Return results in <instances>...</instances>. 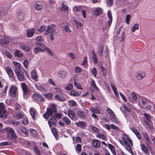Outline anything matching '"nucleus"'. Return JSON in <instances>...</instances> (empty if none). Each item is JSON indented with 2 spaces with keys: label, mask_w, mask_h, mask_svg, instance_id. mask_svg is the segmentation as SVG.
Segmentation results:
<instances>
[{
  "label": "nucleus",
  "mask_w": 155,
  "mask_h": 155,
  "mask_svg": "<svg viewBox=\"0 0 155 155\" xmlns=\"http://www.w3.org/2000/svg\"><path fill=\"white\" fill-rule=\"evenodd\" d=\"M18 93L17 88L15 86L11 85L8 90V95L12 97H17L18 96Z\"/></svg>",
  "instance_id": "1"
},
{
  "label": "nucleus",
  "mask_w": 155,
  "mask_h": 155,
  "mask_svg": "<svg viewBox=\"0 0 155 155\" xmlns=\"http://www.w3.org/2000/svg\"><path fill=\"white\" fill-rule=\"evenodd\" d=\"M21 87L23 92L24 98L27 99L32 94V91L27 87L26 85L24 83L21 84Z\"/></svg>",
  "instance_id": "2"
},
{
  "label": "nucleus",
  "mask_w": 155,
  "mask_h": 155,
  "mask_svg": "<svg viewBox=\"0 0 155 155\" xmlns=\"http://www.w3.org/2000/svg\"><path fill=\"white\" fill-rule=\"evenodd\" d=\"M55 26L53 25L48 26L47 30L45 33V35H48L49 34L50 35V40L53 41L54 40V35L55 34Z\"/></svg>",
  "instance_id": "3"
},
{
  "label": "nucleus",
  "mask_w": 155,
  "mask_h": 155,
  "mask_svg": "<svg viewBox=\"0 0 155 155\" xmlns=\"http://www.w3.org/2000/svg\"><path fill=\"white\" fill-rule=\"evenodd\" d=\"M56 112V109L55 107H51L48 109L45 113L43 114V117L47 119L49 117L52 116Z\"/></svg>",
  "instance_id": "4"
},
{
  "label": "nucleus",
  "mask_w": 155,
  "mask_h": 155,
  "mask_svg": "<svg viewBox=\"0 0 155 155\" xmlns=\"http://www.w3.org/2000/svg\"><path fill=\"white\" fill-rule=\"evenodd\" d=\"M5 130L8 137L10 138H16L17 137V136L15 135V132L13 128L8 127L6 128Z\"/></svg>",
  "instance_id": "5"
},
{
  "label": "nucleus",
  "mask_w": 155,
  "mask_h": 155,
  "mask_svg": "<svg viewBox=\"0 0 155 155\" xmlns=\"http://www.w3.org/2000/svg\"><path fill=\"white\" fill-rule=\"evenodd\" d=\"M119 142L122 145L125 147L126 149L128 150L132 155H134V154L132 151V148L130 146L128 142H126L125 141H124L123 140H122L120 139L119 140Z\"/></svg>",
  "instance_id": "6"
},
{
  "label": "nucleus",
  "mask_w": 155,
  "mask_h": 155,
  "mask_svg": "<svg viewBox=\"0 0 155 155\" xmlns=\"http://www.w3.org/2000/svg\"><path fill=\"white\" fill-rule=\"evenodd\" d=\"M84 7L83 6H81L78 7L75 6L73 7V10L74 12L81 11L84 18H86V12L84 9Z\"/></svg>",
  "instance_id": "7"
},
{
  "label": "nucleus",
  "mask_w": 155,
  "mask_h": 155,
  "mask_svg": "<svg viewBox=\"0 0 155 155\" xmlns=\"http://www.w3.org/2000/svg\"><path fill=\"white\" fill-rule=\"evenodd\" d=\"M122 139L124 141H125L128 143L130 146L131 147L133 146V143L132 140L130 138L128 137L127 134L124 133L123 135Z\"/></svg>",
  "instance_id": "8"
},
{
  "label": "nucleus",
  "mask_w": 155,
  "mask_h": 155,
  "mask_svg": "<svg viewBox=\"0 0 155 155\" xmlns=\"http://www.w3.org/2000/svg\"><path fill=\"white\" fill-rule=\"evenodd\" d=\"M13 63L15 67L14 71L15 73L22 71V67L20 63L15 61L13 62Z\"/></svg>",
  "instance_id": "9"
},
{
  "label": "nucleus",
  "mask_w": 155,
  "mask_h": 155,
  "mask_svg": "<svg viewBox=\"0 0 155 155\" xmlns=\"http://www.w3.org/2000/svg\"><path fill=\"white\" fill-rule=\"evenodd\" d=\"M32 97L35 101H43L44 98L41 94H35L32 96Z\"/></svg>",
  "instance_id": "10"
},
{
  "label": "nucleus",
  "mask_w": 155,
  "mask_h": 155,
  "mask_svg": "<svg viewBox=\"0 0 155 155\" xmlns=\"http://www.w3.org/2000/svg\"><path fill=\"white\" fill-rule=\"evenodd\" d=\"M57 122L56 119L54 116H52L48 120V123L49 127H51L52 125H54Z\"/></svg>",
  "instance_id": "11"
},
{
  "label": "nucleus",
  "mask_w": 155,
  "mask_h": 155,
  "mask_svg": "<svg viewBox=\"0 0 155 155\" xmlns=\"http://www.w3.org/2000/svg\"><path fill=\"white\" fill-rule=\"evenodd\" d=\"M107 15L109 18V20L107 23L108 25H107V28H109L110 27L112 21V17L110 10H108V11Z\"/></svg>",
  "instance_id": "12"
},
{
  "label": "nucleus",
  "mask_w": 155,
  "mask_h": 155,
  "mask_svg": "<svg viewBox=\"0 0 155 155\" xmlns=\"http://www.w3.org/2000/svg\"><path fill=\"white\" fill-rule=\"evenodd\" d=\"M18 79L20 81H22L25 80V78L22 71L15 73Z\"/></svg>",
  "instance_id": "13"
},
{
  "label": "nucleus",
  "mask_w": 155,
  "mask_h": 155,
  "mask_svg": "<svg viewBox=\"0 0 155 155\" xmlns=\"http://www.w3.org/2000/svg\"><path fill=\"white\" fill-rule=\"evenodd\" d=\"M92 143L94 147L95 148H99L101 146L100 141L97 139H93L92 141Z\"/></svg>",
  "instance_id": "14"
},
{
  "label": "nucleus",
  "mask_w": 155,
  "mask_h": 155,
  "mask_svg": "<svg viewBox=\"0 0 155 155\" xmlns=\"http://www.w3.org/2000/svg\"><path fill=\"white\" fill-rule=\"evenodd\" d=\"M136 78L138 80L143 79L146 76V74L144 72H137L135 75Z\"/></svg>",
  "instance_id": "15"
},
{
  "label": "nucleus",
  "mask_w": 155,
  "mask_h": 155,
  "mask_svg": "<svg viewBox=\"0 0 155 155\" xmlns=\"http://www.w3.org/2000/svg\"><path fill=\"white\" fill-rule=\"evenodd\" d=\"M31 78L34 80L36 82L38 81V75L37 74L35 70H34L31 72Z\"/></svg>",
  "instance_id": "16"
},
{
  "label": "nucleus",
  "mask_w": 155,
  "mask_h": 155,
  "mask_svg": "<svg viewBox=\"0 0 155 155\" xmlns=\"http://www.w3.org/2000/svg\"><path fill=\"white\" fill-rule=\"evenodd\" d=\"M68 116L73 121H76L77 119L75 117V114L73 111L69 110L68 111Z\"/></svg>",
  "instance_id": "17"
},
{
  "label": "nucleus",
  "mask_w": 155,
  "mask_h": 155,
  "mask_svg": "<svg viewBox=\"0 0 155 155\" xmlns=\"http://www.w3.org/2000/svg\"><path fill=\"white\" fill-rule=\"evenodd\" d=\"M5 70L10 78H13L14 73L12 69L9 67L6 68Z\"/></svg>",
  "instance_id": "18"
},
{
  "label": "nucleus",
  "mask_w": 155,
  "mask_h": 155,
  "mask_svg": "<svg viewBox=\"0 0 155 155\" xmlns=\"http://www.w3.org/2000/svg\"><path fill=\"white\" fill-rule=\"evenodd\" d=\"M103 10L102 9L100 8H96L95 9L94 15L96 16H99L102 14Z\"/></svg>",
  "instance_id": "19"
},
{
  "label": "nucleus",
  "mask_w": 155,
  "mask_h": 155,
  "mask_svg": "<svg viewBox=\"0 0 155 155\" xmlns=\"http://www.w3.org/2000/svg\"><path fill=\"white\" fill-rule=\"evenodd\" d=\"M61 27L64 29L65 31L67 32H71V31L70 30L68 25L67 23L63 22L61 24Z\"/></svg>",
  "instance_id": "20"
},
{
  "label": "nucleus",
  "mask_w": 155,
  "mask_h": 155,
  "mask_svg": "<svg viewBox=\"0 0 155 155\" xmlns=\"http://www.w3.org/2000/svg\"><path fill=\"white\" fill-rule=\"evenodd\" d=\"M109 118L110 119V120H112L113 122L115 123L116 124H118L119 123V120L116 117V116L114 113L112 114H110Z\"/></svg>",
  "instance_id": "21"
},
{
  "label": "nucleus",
  "mask_w": 155,
  "mask_h": 155,
  "mask_svg": "<svg viewBox=\"0 0 155 155\" xmlns=\"http://www.w3.org/2000/svg\"><path fill=\"white\" fill-rule=\"evenodd\" d=\"M29 112L32 119L34 120H35L36 118L35 117V115L37 113L36 110L34 109L31 108L30 109Z\"/></svg>",
  "instance_id": "22"
},
{
  "label": "nucleus",
  "mask_w": 155,
  "mask_h": 155,
  "mask_svg": "<svg viewBox=\"0 0 155 155\" xmlns=\"http://www.w3.org/2000/svg\"><path fill=\"white\" fill-rule=\"evenodd\" d=\"M35 32L34 28L28 30L26 34V37L28 38H30L33 36Z\"/></svg>",
  "instance_id": "23"
},
{
  "label": "nucleus",
  "mask_w": 155,
  "mask_h": 155,
  "mask_svg": "<svg viewBox=\"0 0 155 155\" xmlns=\"http://www.w3.org/2000/svg\"><path fill=\"white\" fill-rule=\"evenodd\" d=\"M75 124L78 127H80L82 128H84L86 127V123L81 121L75 122Z\"/></svg>",
  "instance_id": "24"
},
{
  "label": "nucleus",
  "mask_w": 155,
  "mask_h": 155,
  "mask_svg": "<svg viewBox=\"0 0 155 155\" xmlns=\"http://www.w3.org/2000/svg\"><path fill=\"white\" fill-rule=\"evenodd\" d=\"M35 87L37 89L41 91L45 92L46 91V89L45 87L42 85H40L39 84H37L35 85Z\"/></svg>",
  "instance_id": "25"
},
{
  "label": "nucleus",
  "mask_w": 155,
  "mask_h": 155,
  "mask_svg": "<svg viewBox=\"0 0 155 155\" xmlns=\"http://www.w3.org/2000/svg\"><path fill=\"white\" fill-rule=\"evenodd\" d=\"M16 16L18 20H21L24 19V14L22 12L18 11L17 12Z\"/></svg>",
  "instance_id": "26"
},
{
  "label": "nucleus",
  "mask_w": 155,
  "mask_h": 155,
  "mask_svg": "<svg viewBox=\"0 0 155 155\" xmlns=\"http://www.w3.org/2000/svg\"><path fill=\"white\" fill-rule=\"evenodd\" d=\"M142 135L143 136V137L145 138L146 140L147 143H150L151 141L148 134L146 132H144L143 133Z\"/></svg>",
  "instance_id": "27"
},
{
  "label": "nucleus",
  "mask_w": 155,
  "mask_h": 155,
  "mask_svg": "<svg viewBox=\"0 0 155 155\" xmlns=\"http://www.w3.org/2000/svg\"><path fill=\"white\" fill-rule=\"evenodd\" d=\"M14 55L15 56L20 58L22 57L23 53L21 51L18 49H16L14 53Z\"/></svg>",
  "instance_id": "28"
},
{
  "label": "nucleus",
  "mask_w": 155,
  "mask_h": 155,
  "mask_svg": "<svg viewBox=\"0 0 155 155\" xmlns=\"http://www.w3.org/2000/svg\"><path fill=\"white\" fill-rule=\"evenodd\" d=\"M140 147L141 150L145 154H148L149 153V151L148 149L144 144H141Z\"/></svg>",
  "instance_id": "29"
},
{
  "label": "nucleus",
  "mask_w": 155,
  "mask_h": 155,
  "mask_svg": "<svg viewBox=\"0 0 155 155\" xmlns=\"http://www.w3.org/2000/svg\"><path fill=\"white\" fill-rule=\"evenodd\" d=\"M62 120L66 125H69L71 124V121L67 116H65L62 118Z\"/></svg>",
  "instance_id": "30"
},
{
  "label": "nucleus",
  "mask_w": 155,
  "mask_h": 155,
  "mask_svg": "<svg viewBox=\"0 0 155 155\" xmlns=\"http://www.w3.org/2000/svg\"><path fill=\"white\" fill-rule=\"evenodd\" d=\"M92 59L93 60V62L94 63H97L98 61L97 57L96 56V54L95 53L94 50V49L92 51Z\"/></svg>",
  "instance_id": "31"
},
{
  "label": "nucleus",
  "mask_w": 155,
  "mask_h": 155,
  "mask_svg": "<svg viewBox=\"0 0 155 155\" xmlns=\"http://www.w3.org/2000/svg\"><path fill=\"white\" fill-rule=\"evenodd\" d=\"M66 75V73L65 71H59L58 74V75L60 78H64Z\"/></svg>",
  "instance_id": "32"
},
{
  "label": "nucleus",
  "mask_w": 155,
  "mask_h": 155,
  "mask_svg": "<svg viewBox=\"0 0 155 155\" xmlns=\"http://www.w3.org/2000/svg\"><path fill=\"white\" fill-rule=\"evenodd\" d=\"M137 99L136 95L134 93H132L129 97V100L130 101L133 102L134 101H136Z\"/></svg>",
  "instance_id": "33"
},
{
  "label": "nucleus",
  "mask_w": 155,
  "mask_h": 155,
  "mask_svg": "<svg viewBox=\"0 0 155 155\" xmlns=\"http://www.w3.org/2000/svg\"><path fill=\"white\" fill-rule=\"evenodd\" d=\"M9 40L6 37L4 36V38L2 39L0 41V43L2 45H4L8 43Z\"/></svg>",
  "instance_id": "34"
},
{
  "label": "nucleus",
  "mask_w": 155,
  "mask_h": 155,
  "mask_svg": "<svg viewBox=\"0 0 155 155\" xmlns=\"http://www.w3.org/2000/svg\"><path fill=\"white\" fill-rule=\"evenodd\" d=\"M7 113L5 110H0V117L1 118H5L7 116Z\"/></svg>",
  "instance_id": "35"
},
{
  "label": "nucleus",
  "mask_w": 155,
  "mask_h": 155,
  "mask_svg": "<svg viewBox=\"0 0 155 155\" xmlns=\"http://www.w3.org/2000/svg\"><path fill=\"white\" fill-rule=\"evenodd\" d=\"M20 48L21 49H22L25 52L28 51L29 50V47L28 46L25 45L23 44H20Z\"/></svg>",
  "instance_id": "36"
},
{
  "label": "nucleus",
  "mask_w": 155,
  "mask_h": 155,
  "mask_svg": "<svg viewBox=\"0 0 155 155\" xmlns=\"http://www.w3.org/2000/svg\"><path fill=\"white\" fill-rule=\"evenodd\" d=\"M55 98L58 101H64L65 98L61 95L56 94L55 96Z\"/></svg>",
  "instance_id": "37"
},
{
  "label": "nucleus",
  "mask_w": 155,
  "mask_h": 155,
  "mask_svg": "<svg viewBox=\"0 0 155 155\" xmlns=\"http://www.w3.org/2000/svg\"><path fill=\"white\" fill-rule=\"evenodd\" d=\"M30 132L32 136L34 137H36L38 134V132L36 130L33 129H30Z\"/></svg>",
  "instance_id": "38"
},
{
  "label": "nucleus",
  "mask_w": 155,
  "mask_h": 155,
  "mask_svg": "<svg viewBox=\"0 0 155 155\" xmlns=\"http://www.w3.org/2000/svg\"><path fill=\"white\" fill-rule=\"evenodd\" d=\"M11 142L10 141H5L0 143V148L7 145H10Z\"/></svg>",
  "instance_id": "39"
},
{
  "label": "nucleus",
  "mask_w": 155,
  "mask_h": 155,
  "mask_svg": "<svg viewBox=\"0 0 155 155\" xmlns=\"http://www.w3.org/2000/svg\"><path fill=\"white\" fill-rule=\"evenodd\" d=\"M139 25L138 23L134 24L131 28V31L132 32H134L136 30L139 29Z\"/></svg>",
  "instance_id": "40"
},
{
  "label": "nucleus",
  "mask_w": 155,
  "mask_h": 155,
  "mask_svg": "<svg viewBox=\"0 0 155 155\" xmlns=\"http://www.w3.org/2000/svg\"><path fill=\"white\" fill-rule=\"evenodd\" d=\"M77 78L76 77H74V85L76 87L80 89H82V87H81L80 85L76 82V81L77 80Z\"/></svg>",
  "instance_id": "41"
},
{
  "label": "nucleus",
  "mask_w": 155,
  "mask_h": 155,
  "mask_svg": "<svg viewBox=\"0 0 155 155\" xmlns=\"http://www.w3.org/2000/svg\"><path fill=\"white\" fill-rule=\"evenodd\" d=\"M35 7L36 10L39 11L41 10L42 8L41 3L39 2L37 3L35 5Z\"/></svg>",
  "instance_id": "42"
},
{
  "label": "nucleus",
  "mask_w": 155,
  "mask_h": 155,
  "mask_svg": "<svg viewBox=\"0 0 155 155\" xmlns=\"http://www.w3.org/2000/svg\"><path fill=\"white\" fill-rule=\"evenodd\" d=\"M20 129L22 134H25V135L28 134V131L25 127H20Z\"/></svg>",
  "instance_id": "43"
},
{
  "label": "nucleus",
  "mask_w": 155,
  "mask_h": 155,
  "mask_svg": "<svg viewBox=\"0 0 155 155\" xmlns=\"http://www.w3.org/2000/svg\"><path fill=\"white\" fill-rule=\"evenodd\" d=\"M97 137L98 138H100L104 140H106V137L104 134L101 133L98 134L97 135Z\"/></svg>",
  "instance_id": "44"
},
{
  "label": "nucleus",
  "mask_w": 155,
  "mask_h": 155,
  "mask_svg": "<svg viewBox=\"0 0 155 155\" xmlns=\"http://www.w3.org/2000/svg\"><path fill=\"white\" fill-rule=\"evenodd\" d=\"M91 85L92 87L94 88L96 90L98 91L99 90L98 88L97 87L95 84L94 81L93 79H91Z\"/></svg>",
  "instance_id": "45"
},
{
  "label": "nucleus",
  "mask_w": 155,
  "mask_h": 155,
  "mask_svg": "<svg viewBox=\"0 0 155 155\" xmlns=\"http://www.w3.org/2000/svg\"><path fill=\"white\" fill-rule=\"evenodd\" d=\"M62 7L61 8V11L67 12L68 11V7L64 5L63 3L62 4Z\"/></svg>",
  "instance_id": "46"
},
{
  "label": "nucleus",
  "mask_w": 155,
  "mask_h": 155,
  "mask_svg": "<svg viewBox=\"0 0 155 155\" xmlns=\"http://www.w3.org/2000/svg\"><path fill=\"white\" fill-rule=\"evenodd\" d=\"M142 104L143 105V106H145L146 104H147L149 102V100L145 98H143L141 101Z\"/></svg>",
  "instance_id": "47"
},
{
  "label": "nucleus",
  "mask_w": 155,
  "mask_h": 155,
  "mask_svg": "<svg viewBox=\"0 0 155 155\" xmlns=\"http://www.w3.org/2000/svg\"><path fill=\"white\" fill-rule=\"evenodd\" d=\"M73 22L74 25L76 26L77 27H80L82 26V24L80 22L77 21L76 20H74L73 21Z\"/></svg>",
  "instance_id": "48"
},
{
  "label": "nucleus",
  "mask_w": 155,
  "mask_h": 155,
  "mask_svg": "<svg viewBox=\"0 0 155 155\" xmlns=\"http://www.w3.org/2000/svg\"><path fill=\"white\" fill-rule=\"evenodd\" d=\"M78 115L80 117L84 118H85V115L84 112L81 110H79L78 111Z\"/></svg>",
  "instance_id": "49"
},
{
  "label": "nucleus",
  "mask_w": 155,
  "mask_h": 155,
  "mask_svg": "<svg viewBox=\"0 0 155 155\" xmlns=\"http://www.w3.org/2000/svg\"><path fill=\"white\" fill-rule=\"evenodd\" d=\"M43 51V50L40 47H37L34 49V53H37L38 52H42Z\"/></svg>",
  "instance_id": "50"
},
{
  "label": "nucleus",
  "mask_w": 155,
  "mask_h": 155,
  "mask_svg": "<svg viewBox=\"0 0 155 155\" xmlns=\"http://www.w3.org/2000/svg\"><path fill=\"white\" fill-rule=\"evenodd\" d=\"M103 48L102 46H100L98 48V53L99 55L102 56H103Z\"/></svg>",
  "instance_id": "51"
},
{
  "label": "nucleus",
  "mask_w": 155,
  "mask_h": 155,
  "mask_svg": "<svg viewBox=\"0 0 155 155\" xmlns=\"http://www.w3.org/2000/svg\"><path fill=\"white\" fill-rule=\"evenodd\" d=\"M24 144L26 147H31V143L27 140H25L24 142Z\"/></svg>",
  "instance_id": "52"
},
{
  "label": "nucleus",
  "mask_w": 155,
  "mask_h": 155,
  "mask_svg": "<svg viewBox=\"0 0 155 155\" xmlns=\"http://www.w3.org/2000/svg\"><path fill=\"white\" fill-rule=\"evenodd\" d=\"M70 95L71 96H78L79 95V94L77 91H71L70 93Z\"/></svg>",
  "instance_id": "53"
},
{
  "label": "nucleus",
  "mask_w": 155,
  "mask_h": 155,
  "mask_svg": "<svg viewBox=\"0 0 155 155\" xmlns=\"http://www.w3.org/2000/svg\"><path fill=\"white\" fill-rule=\"evenodd\" d=\"M99 66L101 67V71L102 72L104 75L105 76L107 73L106 72V70L105 69V68L102 66V63H101V65L99 64Z\"/></svg>",
  "instance_id": "54"
},
{
  "label": "nucleus",
  "mask_w": 155,
  "mask_h": 155,
  "mask_svg": "<svg viewBox=\"0 0 155 155\" xmlns=\"http://www.w3.org/2000/svg\"><path fill=\"white\" fill-rule=\"evenodd\" d=\"M107 5L109 7H111L113 5L114 3L113 0H106Z\"/></svg>",
  "instance_id": "55"
},
{
  "label": "nucleus",
  "mask_w": 155,
  "mask_h": 155,
  "mask_svg": "<svg viewBox=\"0 0 155 155\" xmlns=\"http://www.w3.org/2000/svg\"><path fill=\"white\" fill-rule=\"evenodd\" d=\"M91 73L95 77H96L97 71L96 68L94 67L91 70Z\"/></svg>",
  "instance_id": "56"
},
{
  "label": "nucleus",
  "mask_w": 155,
  "mask_h": 155,
  "mask_svg": "<svg viewBox=\"0 0 155 155\" xmlns=\"http://www.w3.org/2000/svg\"><path fill=\"white\" fill-rule=\"evenodd\" d=\"M73 88V85L72 84H70L66 86L65 89L66 90H70Z\"/></svg>",
  "instance_id": "57"
},
{
  "label": "nucleus",
  "mask_w": 155,
  "mask_h": 155,
  "mask_svg": "<svg viewBox=\"0 0 155 155\" xmlns=\"http://www.w3.org/2000/svg\"><path fill=\"white\" fill-rule=\"evenodd\" d=\"M5 55L9 59H11L12 57V55L6 51H5Z\"/></svg>",
  "instance_id": "58"
},
{
  "label": "nucleus",
  "mask_w": 155,
  "mask_h": 155,
  "mask_svg": "<svg viewBox=\"0 0 155 155\" xmlns=\"http://www.w3.org/2000/svg\"><path fill=\"white\" fill-rule=\"evenodd\" d=\"M23 114H21L20 112H18L16 114V117L18 119H20L23 117Z\"/></svg>",
  "instance_id": "59"
},
{
  "label": "nucleus",
  "mask_w": 155,
  "mask_h": 155,
  "mask_svg": "<svg viewBox=\"0 0 155 155\" xmlns=\"http://www.w3.org/2000/svg\"><path fill=\"white\" fill-rule=\"evenodd\" d=\"M34 150L36 153L37 155H41V153L39 150L35 146L34 148Z\"/></svg>",
  "instance_id": "60"
},
{
  "label": "nucleus",
  "mask_w": 155,
  "mask_h": 155,
  "mask_svg": "<svg viewBox=\"0 0 155 155\" xmlns=\"http://www.w3.org/2000/svg\"><path fill=\"white\" fill-rule=\"evenodd\" d=\"M130 18L131 16L130 15L128 14L126 16V22L127 24H129V22L130 20Z\"/></svg>",
  "instance_id": "61"
},
{
  "label": "nucleus",
  "mask_w": 155,
  "mask_h": 155,
  "mask_svg": "<svg viewBox=\"0 0 155 155\" xmlns=\"http://www.w3.org/2000/svg\"><path fill=\"white\" fill-rule=\"evenodd\" d=\"M87 59L86 57H85L84 58L83 61L82 63L81 64V65L83 66L84 67H85L87 66Z\"/></svg>",
  "instance_id": "62"
},
{
  "label": "nucleus",
  "mask_w": 155,
  "mask_h": 155,
  "mask_svg": "<svg viewBox=\"0 0 155 155\" xmlns=\"http://www.w3.org/2000/svg\"><path fill=\"white\" fill-rule=\"evenodd\" d=\"M110 126L114 130H116L118 131L120 130V129L118 127H117L114 124H111L110 125Z\"/></svg>",
  "instance_id": "63"
},
{
  "label": "nucleus",
  "mask_w": 155,
  "mask_h": 155,
  "mask_svg": "<svg viewBox=\"0 0 155 155\" xmlns=\"http://www.w3.org/2000/svg\"><path fill=\"white\" fill-rule=\"evenodd\" d=\"M81 146L80 144H77L76 145V150L79 152H81Z\"/></svg>",
  "instance_id": "64"
}]
</instances>
